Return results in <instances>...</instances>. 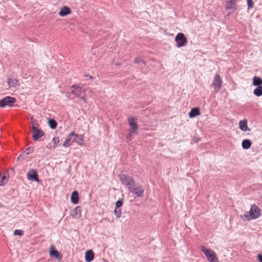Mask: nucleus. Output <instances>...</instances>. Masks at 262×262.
I'll use <instances>...</instances> for the list:
<instances>
[{
    "instance_id": "1",
    "label": "nucleus",
    "mask_w": 262,
    "mask_h": 262,
    "mask_svg": "<svg viewBox=\"0 0 262 262\" xmlns=\"http://www.w3.org/2000/svg\"><path fill=\"white\" fill-rule=\"evenodd\" d=\"M260 210L255 204L251 206L249 215L245 214L242 217L244 220L249 221L250 220L256 219L260 216Z\"/></svg>"
},
{
    "instance_id": "2",
    "label": "nucleus",
    "mask_w": 262,
    "mask_h": 262,
    "mask_svg": "<svg viewBox=\"0 0 262 262\" xmlns=\"http://www.w3.org/2000/svg\"><path fill=\"white\" fill-rule=\"evenodd\" d=\"M128 189L137 197H142L143 196L144 190L143 186L139 184H136L135 182L134 185L129 187Z\"/></svg>"
},
{
    "instance_id": "3",
    "label": "nucleus",
    "mask_w": 262,
    "mask_h": 262,
    "mask_svg": "<svg viewBox=\"0 0 262 262\" xmlns=\"http://www.w3.org/2000/svg\"><path fill=\"white\" fill-rule=\"evenodd\" d=\"M201 251L204 253L209 262H219L215 253L213 250L202 246L201 247Z\"/></svg>"
},
{
    "instance_id": "4",
    "label": "nucleus",
    "mask_w": 262,
    "mask_h": 262,
    "mask_svg": "<svg viewBox=\"0 0 262 262\" xmlns=\"http://www.w3.org/2000/svg\"><path fill=\"white\" fill-rule=\"evenodd\" d=\"M119 178L122 184L126 186L128 189L129 187L134 185L135 182L134 179L125 173H121L119 174Z\"/></svg>"
},
{
    "instance_id": "5",
    "label": "nucleus",
    "mask_w": 262,
    "mask_h": 262,
    "mask_svg": "<svg viewBox=\"0 0 262 262\" xmlns=\"http://www.w3.org/2000/svg\"><path fill=\"white\" fill-rule=\"evenodd\" d=\"M177 47L181 48L184 46L187 42V39L183 33H179L175 37Z\"/></svg>"
},
{
    "instance_id": "6",
    "label": "nucleus",
    "mask_w": 262,
    "mask_h": 262,
    "mask_svg": "<svg viewBox=\"0 0 262 262\" xmlns=\"http://www.w3.org/2000/svg\"><path fill=\"white\" fill-rule=\"evenodd\" d=\"M223 81L219 74H216L214 77L213 81L211 84L215 92H218L222 86Z\"/></svg>"
},
{
    "instance_id": "7",
    "label": "nucleus",
    "mask_w": 262,
    "mask_h": 262,
    "mask_svg": "<svg viewBox=\"0 0 262 262\" xmlns=\"http://www.w3.org/2000/svg\"><path fill=\"white\" fill-rule=\"evenodd\" d=\"M32 138L34 141L38 140L40 138L44 136V132L37 126L33 125L32 126Z\"/></svg>"
},
{
    "instance_id": "8",
    "label": "nucleus",
    "mask_w": 262,
    "mask_h": 262,
    "mask_svg": "<svg viewBox=\"0 0 262 262\" xmlns=\"http://www.w3.org/2000/svg\"><path fill=\"white\" fill-rule=\"evenodd\" d=\"M16 100L14 97L7 96L0 100V107H4L6 105H10L11 104L14 103Z\"/></svg>"
},
{
    "instance_id": "9",
    "label": "nucleus",
    "mask_w": 262,
    "mask_h": 262,
    "mask_svg": "<svg viewBox=\"0 0 262 262\" xmlns=\"http://www.w3.org/2000/svg\"><path fill=\"white\" fill-rule=\"evenodd\" d=\"M137 119H135L133 117H130L128 119L129 125L130 126L129 131L132 132L134 134H136L137 133L138 129V126L136 121Z\"/></svg>"
},
{
    "instance_id": "10",
    "label": "nucleus",
    "mask_w": 262,
    "mask_h": 262,
    "mask_svg": "<svg viewBox=\"0 0 262 262\" xmlns=\"http://www.w3.org/2000/svg\"><path fill=\"white\" fill-rule=\"evenodd\" d=\"M27 178L29 180L34 181L36 182H39V178L37 174V170L34 169H31L29 170L28 173L27 174Z\"/></svg>"
},
{
    "instance_id": "11",
    "label": "nucleus",
    "mask_w": 262,
    "mask_h": 262,
    "mask_svg": "<svg viewBox=\"0 0 262 262\" xmlns=\"http://www.w3.org/2000/svg\"><path fill=\"white\" fill-rule=\"evenodd\" d=\"M71 88L73 89V90L72 91V93L77 97H80L81 92L82 91V88L78 85H73L71 86Z\"/></svg>"
},
{
    "instance_id": "12",
    "label": "nucleus",
    "mask_w": 262,
    "mask_h": 262,
    "mask_svg": "<svg viewBox=\"0 0 262 262\" xmlns=\"http://www.w3.org/2000/svg\"><path fill=\"white\" fill-rule=\"evenodd\" d=\"M83 135H78L74 132V136L72 142H76L79 145H82L83 141Z\"/></svg>"
},
{
    "instance_id": "13",
    "label": "nucleus",
    "mask_w": 262,
    "mask_h": 262,
    "mask_svg": "<svg viewBox=\"0 0 262 262\" xmlns=\"http://www.w3.org/2000/svg\"><path fill=\"white\" fill-rule=\"evenodd\" d=\"M94 258V253L92 250L86 251L85 254V260L86 262H91Z\"/></svg>"
},
{
    "instance_id": "14",
    "label": "nucleus",
    "mask_w": 262,
    "mask_h": 262,
    "mask_svg": "<svg viewBox=\"0 0 262 262\" xmlns=\"http://www.w3.org/2000/svg\"><path fill=\"white\" fill-rule=\"evenodd\" d=\"M50 255L51 257L54 256L58 259L61 258L59 252L55 249L53 246H51L50 247Z\"/></svg>"
},
{
    "instance_id": "15",
    "label": "nucleus",
    "mask_w": 262,
    "mask_h": 262,
    "mask_svg": "<svg viewBox=\"0 0 262 262\" xmlns=\"http://www.w3.org/2000/svg\"><path fill=\"white\" fill-rule=\"evenodd\" d=\"M71 12V9L67 6L63 7L60 10L59 14L61 16H65Z\"/></svg>"
},
{
    "instance_id": "16",
    "label": "nucleus",
    "mask_w": 262,
    "mask_h": 262,
    "mask_svg": "<svg viewBox=\"0 0 262 262\" xmlns=\"http://www.w3.org/2000/svg\"><path fill=\"white\" fill-rule=\"evenodd\" d=\"M239 128L244 132L250 130V128L247 125V122L246 120H241L239 123Z\"/></svg>"
},
{
    "instance_id": "17",
    "label": "nucleus",
    "mask_w": 262,
    "mask_h": 262,
    "mask_svg": "<svg viewBox=\"0 0 262 262\" xmlns=\"http://www.w3.org/2000/svg\"><path fill=\"white\" fill-rule=\"evenodd\" d=\"M252 84L254 86H262V79L258 76H254L252 79Z\"/></svg>"
},
{
    "instance_id": "18",
    "label": "nucleus",
    "mask_w": 262,
    "mask_h": 262,
    "mask_svg": "<svg viewBox=\"0 0 262 262\" xmlns=\"http://www.w3.org/2000/svg\"><path fill=\"white\" fill-rule=\"evenodd\" d=\"M71 200L72 203L74 204H77L79 201L78 193L77 191H74L71 197Z\"/></svg>"
},
{
    "instance_id": "19",
    "label": "nucleus",
    "mask_w": 262,
    "mask_h": 262,
    "mask_svg": "<svg viewBox=\"0 0 262 262\" xmlns=\"http://www.w3.org/2000/svg\"><path fill=\"white\" fill-rule=\"evenodd\" d=\"M200 115V111L198 107L192 108L189 113V117L191 118H194Z\"/></svg>"
},
{
    "instance_id": "20",
    "label": "nucleus",
    "mask_w": 262,
    "mask_h": 262,
    "mask_svg": "<svg viewBox=\"0 0 262 262\" xmlns=\"http://www.w3.org/2000/svg\"><path fill=\"white\" fill-rule=\"evenodd\" d=\"M252 145L251 141L249 139H245L243 141L242 146L244 149H248L250 148Z\"/></svg>"
},
{
    "instance_id": "21",
    "label": "nucleus",
    "mask_w": 262,
    "mask_h": 262,
    "mask_svg": "<svg viewBox=\"0 0 262 262\" xmlns=\"http://www.w3.org/2000/svg\"><path fill=\"white\" fill-rule=\"evenodd\" d=\"M236 2L235 0H227L226 8L227 9H233L235 8Z\"/></svg>"
},
{
    "instance_id": "22",
    "label": "nucleus",
    "mask_w": 262,
    "mask_h": 262,
    "mask_svg": "<svg viewBox=\"0 0 262 262\" xmlns=\"http://www.w3.org/2000/svg\"><path fill=\"white\" fill-rule=\"evenodd\" d=\"M8 83L10 87H15L16 85H18V81L17 79L15 78H9L8 79Z\"/></svg>"
},
{
    "instance_id": "23",
    "label": "nucleus",
    "mask_w": 262,
    "mask_h": 262,
    "mask_svg": "<svg viewBox=\"0 0 262 262\" xmlns=\"http://www.w3.org/2000/svg\"><path fill=\"white\" fill-rule=\"evenodd\" d=\"M48 123L51 129H55L57 126V123L54 119H49Z\"/></svg>"
},
{
    "instance_id": "24",
    "label": "nucleus",
    "mask_w": 262,
    "mask_h": 262,
    "mask_svg": "<svg viewBox=\"0 0 262 262\" xmlns=\"http://www.w3.org/2000/svg\"><path fill=\"white\" fill-rule=\"evenodd\" d=\"M253 94L257 97L262 95V86L257 87L253 91Z\"/></svg>"
},
{
    "instance_id": "25",
    "label": "nucleus",
    "mask_w": 262,
    "mask_h": 262,
    "mask_svg": "<svg viewBox=\"0 0 262 262\" xmlns=\"http://www.w3.org/2000/svg\"><path fill=\"white\" fill-rule=\"evenodd\" d=\"M81 210L80 207L77 206L74 209L73 211L76 216H80L81 215Z\"/></svg>"
},
{
    "instance_id": "26",
    "label": "nucleus",
    "mask_w": 262,
    "mask_h": 262,
    "mask_svg": "<svg viewBox=\"0 0 262 262\" xmlns=\"http://www.w3.org/2000/svg\"><path fill=\"white\" fill-rule=\"evenodd\" d=\"M121 213V212L120 209L119 208L115 207V210H114V214L116 215L117 218H119L120 217Z\"/></svg>"
},
{
    "instance_id": "27",
    "label": "nucleus",
    "mask_w": 262,
    "mask_h": 262,
    "mask_svg": "<svg viewBox=\"0 0 262 262\" xmlns=\"http://www.w3.org/2000/svg\"><path fill=\"white\" fill-rule=\"evenodd\" d=\"M74 136V132H71L68 136L67 137L66 140L70 142L71 140L72 141Z\"/></svg>"
},
{
    "instance_id": "28",
    "label": "nucleus",
    "mask_w": 262,
    "mask_h": 262,
    "mask_svg": "<svg viewBox=\"0 0 262 262\" xmlns=\"http://www.w3.org/2000/svg\"><path fill=\"white\" fill-rule=\"evenodd\" d=\"M33 151V148L32 147H29L26 150L23 152L25 153V155H28Z\"/></svg>"
},
{
    "instance_id": "29",
    "label": "nucleus",
    "mask_w": 262,
    "mask_h": 262,
    "mask_svg": "<svg viewBox=\"0 0 262 262\" xmlns=\"http://www.w3.org/2000/svg\"><path fill=\"white\" fill-rule=\"evenodd\" d=\"M134 62L136 63L143 64L145 65V62L139 58H136L135 59Z\"/></svg>"
},
{
    "instance_id": "30",
    "label": "nucleus",
    "mask_w": 262,
    "mask_h": 262,
    "mask_svg": "<svg viewBox=\"0 0 262 262\" xmlns=\"http://www.w3.org/2000/svg\"><path fill=\"white\" fill-rule=\"evenodd\" d=\"M247 3L248 9H251L253 7L254 3L252 0H247Z\"/></svg>"
},
{
    "instance_id": "31",
    "label": "nucleus",
    "mask_w": 262,
    "mask_h": 262,
    "mask_svg": "<svg viewBox=\"0 0 262 262\" xmlns=\"http://www.w3.org/2000/svg\"><path fill=\"white\" fill-rule=\"evenodd\" d=\"M26 157V156L25 155V153H22L20 155H19L17 158V161H21L25 159Z\"/></svg>"
},
{
    "instance_id": "32",
    "label": "nucleus",
    "mask_w": 262,
    "mask_h": 262,
    "mask_svg": "<svg viewBox=\"0 0 262 262\" xmlns=\"http://www.w3.org/2000/svg\"><path fill=\"white\" fill-rule=\"evenodd\" d=\"M7 181V178L5 176H3L2 178V180L0 181V185L3 186Z\"/></svg>"
},
{
    "instance_id": "33",
    "label": "nucleus",
    "mask_w": 262,
    "mask_h": 262,
    "mask_svg": "<svg viewBox=\"0 0 262 262\" xmlns=\"http://www.w3.org/2000/svg\"><path fill=\"white\" fill-rule=\"evenodd\" d=\"M14 234L21 236L23 234V231L21 230H15L14 232Z\"/></svg>"
},
{
    "instance_id": "34",
    "label": "nucleus",
    "mask_w": 262,
    "mask_h": 262,
    "mask_svg": "<svg viewBox=\"0 0 262 262\" xmlns=\"http://www.w3.org/2000/svg\"><path fill=\"white\" fill-rule=\"evenodd\" d=\"M53 142L54 144V147L56 146L57 144L59 142V139L58 137H54L52 139Z\"/></svg>"
},
{
    "instance_id": "35",
    "label": "nucleus",
    "mask_w": 262,
    "mask_h": 262,
    "mask_svg": "<svg viewBox=\"0 0 262 262\" xmlns=\"http://www.w3.org/2000/svg\"><path fill=\"white\" fill-rule=\"evenodd\" d=\"M122 205V201L121 200H118L116 202V208H120Z\"/></svg>"
},
{
    "instance_id": "36",
    "label": "nucleus",
    "mask_w": 262,
    "mask_h": 262,
    "mask_svg": "<svg viewBox=\"0 0 262 262\" xmlns=\"http://www.w3.org/2000/svg\"><path fill=\"white\" fill-rule=\"evenodd\" d=\"M133 134V133H132V132H130V131L129 130V132L126 136V139L130 141L132 140V137Z\"/></svg>"
},
{
    "instance_id": "37",
    "label": "nucleus",
    "mask_w": 262,
    "mask_h": 262,
    "mask_svg": "<svg viewBox=\"0 0 262 262\" xmlns=\"http://www.w3.org/2000/svg\"><path fill=\"white\" fill-rule=\"evenodd\" d=\"M69 143L68 141H67V140H65L64 142H63V146L65 147H67L69 146Z\"/></svg>"
},
{
    "instance_id": "38",
    "label": "nucleus",
    "mask_w": 262,
    "mask_h": 262,
    "mask_svg": "<svg viewBox=\"0 0 262 262\" xmlns=\"http://www.w3.org/2000/svg\"><path fill=\"white\" fill-rule=\"evenodd\" d=\"M258 259L260 262H262V254H259L257 256Z\"/></svg>"
},
{
    "instance_id": "39",
    "label": "nucleus",
    "mask_w": 262,
    "mask_h": 262,
    "mask_svg": "<svg viewBox=\"0 0 262 262\" xmlns=\"http://www.w3.org/2000/svg\"><path fill=\"white\" fill-rule=\"evenodd\" d=\"M33 123V125H35V126H37L38 127V126L39 125V124L37 123H34V122H32Z\"/></svg>"
},
{
    "instance_id": "40",
    "label": "nucleus",
    "mask_w": 262,
    "mask_h": 262,
    "mask_svg": "<svg viewBox=\"0 0 262 262\" xmlns=\"http://www.w3.org/2000/svg\"><path fill=\"white\" fill-rule=\"evenodd\" d=\"M79 98H80V99H81V100H83V101L85 102V99H84V97H82H82H80H80H79Z\"/></svg>"
},
{
    "instance_id": "41",
    "label": "nucleus",
    "mask_w": 262,
    "mask_h": 262,
    "mask_svg": "<svg viewBox=\"0 0 262 262\" xmlns=\"http://www.w3.org/2000/svg\"><path fill=\"white\" fill-rule=\"evenodd\" d=\"M85 76H89V75H85ZM90 78L93 79V77L92 76H89Z\"/></svg>"
}]
</instances>
